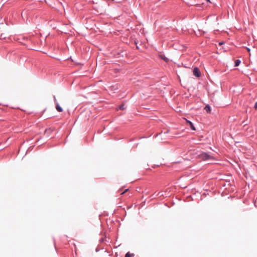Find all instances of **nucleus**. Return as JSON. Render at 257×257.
<instances>
[{
	"label": "nucleus",
	"instance_id": "f257e3e1",
	"mask_svg": "<svg viewBox=\"0 0 257 257\" xmlns=\"http://www.w3.org/2000/svg\"><path fill=\"white\" fill-rule=\"evenodd\" d=\"M199 158L203 160L212 158V157L206 153H202L198 156Z\"/></svg>",
	"mask_w": 257,
	"mask_h": 257
},
{
	"label": "nucleus",
	"instance_id": "f03ea898",
	"mask_svg": "<svg viewBox=\"0 0 257 257\" xmlns=\"http://www.w3.org/2000/svg\"><path fill=\"white\" fill-rule=\"evenodd\" d=\"M193 75L194 76H196L197 77H199L201 75L200 70L197 67H195L194 68L193 71Z\"/></svg>",
	"mask_w": 257,
	"mask_h": 257
},
{
	"label": "nucleus",
	"instance_id": "7ed1b4c3",
	"mask_svg": "<svg viewBox=\"0 0 257 257\" xmlns=\"http://www.w3.org/2000/svg\"><path fill=\"white\" fill-rule=\"evenodd\" d=\"M56 109L58 112L63 111V109L57 102L56 103Z\"/></svg>",
	"mask_w": 257,
	"mask_h": 257
},
{
	"label": "nucleus",
	"instance_id": "20e7f679",
	"mask_svg": "<svg viewBox=\"0 0 257 257\" xmlns=\"http://www.w3.org/2000/svg\"><path fill=\"white\" fill-rule=\"evenodd\" d=\"M159 57L166 62L169 61V59L166 57L163 54H160Z\"/></svg>",
	"mask_w": 257,
	"mask_h": 257
},
{
	"label": "nucleus",
	"instance_id": "39448f33",
	"mask_svg": "<svg viewBox=\"0 0 257 257\" xmlns=\"http://www.w3.org/2000/svg\"><path fill=\"white\" fill-rule=\"evenodd\" d=\"M204 109L207 113H209L211 110L210 107L208 105L205 106V107H204Z\"/></svg>",
	"mask_w": 257,
	"mask_h": 257
},
{
	"label": "nucleus",
	"instance_id": "423d86ee",
	"mask_svg": "<svg viewBox=\"0 0 257 257\" xmlns=\"http://www.w3.org/2000/svg\"><path fill=\"white\" fill-rule=\"evenodd\" d=\"M187 122L190 124V127L191 128V129L192 130L194 131L196 130L194 126L193 125V123L191 121H187Z\"/></svg>",
	"mask_w": 257,
	"mask_h": 257
},
{
	"label": "nucleus",
	"instance_id": "0eeeda50",
	"mask_svg": "<svg viewBox=\"0 0 257 257\" xmlns=\"http://www.w3.org/2000/svg\"><path fill=\"white\" fill-rule=\"evenodd\" d=\"M134 254L133 253H130V252H127L126 253L125 257H133Z\"/></svg>",
	"mask_w": 257,
	"mask_h": 257
},
{
	"label": "nucleus",
	"instance_id": "6e6552de",
	"mask_svg": "<svg viewBox=\"0 0 257 257\" xmlns=\"http://www.w3.org/2000/svg\"><path fill=\"white\" fill-rule=\"evenodd\" d=\"M240 63V61L239 60H236L235 61V66H238Z\"/></svg>",
	"mask_w": 257,
	"mask_h": 257
},
{
	"label": "nucleus",
	"instance_id": "1a4fd4ad",
	"mask_svg": "<svg viewBox=\"0 0 257 257\" xmlns=\"http://www.w3.org/2000/svg\"><path fill=\"white\" fill-rule=\"evenodd\" d=\"M128 190V189H125L122 193H121V195L124 194L125 192H126Z\"/></svg>",
	"mask_w": 257,
	"mask_h": 257
},
{
	"label": "nucleus",
	"instance_id": "9d476101",
	"mask_svg": "<svg viewBox=\"0 0 257 257\" xmlns=\"http://www.w3.org/2000/svg\"><path fill=\"white\" fill-rule=\"evenodd\" d=\"M254 107L255 109H257V101L255 103Z\"/></svg>",
	"mask_w": 257,
	"mask_h": 257
},
{
	"label": "nucleus",
	"instance_id": "9b49d317",
	"mask_svg": "<svg viewBox=\"0 0 257 257\" xmlns=\"http://www.w3.org/2000/svg\"><path fill=\"white\" fill-rule=\"evenodd\" d=\"M119 108L120 109H123V105H121L120 106Z\"/></svg>",
	"mask_w": 257,
	"mask_h": 257
},
{
	"label": "nucleus",
	"instance_id": "f8f14e48",
	"mask_svg": "<svg viewBox=\"0 0 257 257\" xmlns=\"http://www.w3.org/2000/svg\"><path fill=\"white\" fill-rule=\"evenodd\" d=\"M246 49H247V51H248V52H250V49H249V48H246Z\"/></svg>",
	"mask_w": 257,
	"mask_h": 257
},
{
	"label": "nucleus",
	"instance_id": "ddd939ff",
	"mask_svg": "<svg viewBox=\"0 0 257 257\" xmlns=\"http://www.w3.org/2000/svg\"><path fill=\"white\" fill-rule=\"evenodd\" d=\"M206 1H207V2H208L210 3V0H206Z\"/></svg>",
	"mask_w": 257,
	"mask_h": 257
}]
</instances>
